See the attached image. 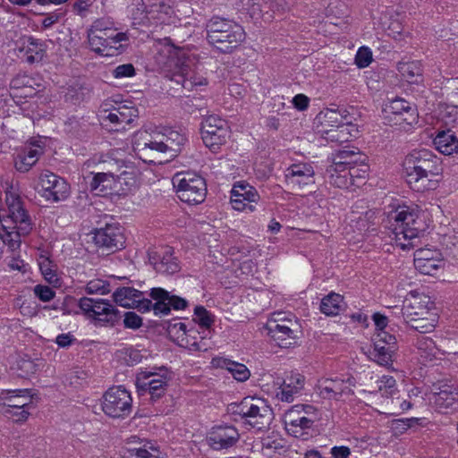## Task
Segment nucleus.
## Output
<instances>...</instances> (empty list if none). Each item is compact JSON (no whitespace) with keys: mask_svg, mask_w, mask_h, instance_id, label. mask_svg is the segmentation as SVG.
Segmentation results:
<instances>
[{"mask_svg":"<svg viewBox=\"0 0 458 458\" xmlns=\"http://www.w3.org/2000/svg\"><path fill=\"white\" fill-rule=\"evenodd\" d=\"M406 182L419 192L435 190L443 168L439 158L428 149L413 150L403 161Z\"/></svg>","mask_w":458,"mask_h":458,"instance_id":"1","label":"nucleus"},{"mask_svg":"<svg viewBox=\"0 0 458 458\" xmlns=\"http://www.w3.org/2000/svg\"><path fill=\"white\" fill-rule=\"evenodd\" d=\"M390 228L394 234L396 244L403 250L416 246L420 235L424 234L425 224L419 211L407 206H399L388 215Z\"/></svg>","mask_w":458,"mask_h":458,"instance_id":"2","label":"nucleus"},{"mask_svg":"<svg viewBox=\"0 0 458 458\" xmlns=\"http://www.w3.org/2000/svg\"><path fill=\"white\" fill-rule=\"evenodd\" d=\"M267 335L281 348H290L297 344L298 324L285 312H275L266 323Z\"/></svg>","mask_w":458,"mask_h":458,"instance_id":"3","label":"nucleus"},{"mask_svg":"<svg viewBox=\"0 0 458 458\" xmlns=\"http://www.w3.org/2000/svg\"><path fill=\"white\" fill-rule=\"evenodd\" d=\"M178 198L190 205L202 203L207 195L205 180L199 174L186 172L177 173L172 179Z\"/></svg>","mask_w":458,"mask_h":458,"instance_id":"4","label":"nucleus"},{"mask_svg":"<svg viewBox=\"0 0 458 458\" xmlns=\"http://www.w3.org/2000/svg\"><path fill=\"white\" fill-rule=\"evenodd\" d=\"M244 420V423L258 430L269 428L273 420L272 410L261 399L246 397L233 411Z\"/></svg>","mask_w":458,"mask_h":458,"instance_id":"5","label":"nucleus"},{"mask_svg":"<svg viewBox=\"0 0 458 458\" xmlns=\"http://www.w3.org/2000/svg\"><path fill=\"white\" fill-rule=\"evenodd\" d=\"M79 307L87 317L101 326L114 327L122 318L119 310L103 299L83 297L79 301Z\"/></svg>","mask_w":458,"mask_h":458,"instance_id":"6","label":"nucleus"},{"mask_svg":"<svg viewBox=\"0 0 458 458\" xmlns=\"http://www.w3.org/2000/svg\"><path fill=\"white\" fill-rule=\"evenodd\" d=\"M101 406L108 417L123 419L131 411L132 398L122 386H112L103 394Z\"/></svg>","mask_w":458,"mask_h":458,"instance_id":"7","label":"nucleus"},{"mask_svg":"<svg viewBox=\"0 0 458 458\" xmlns=\"http://www.w3.org/2000/svg\"><path fill=\"white\" fill-rule=\"evenodd\" d=\"M201 135L205 145L216 152L229 139L230 128L225 120L209 115L201 123Z\"/></svg>","mask_w":458,"mask_h":458,"instance_id":"8","label":"nucleus"},{"mask_svg":"<svg viewBox=\"0 0 458 458\" xmlns=\"http://www.w3.org/2000/svg\"><path fill=\"white\" fill-rule=\"evenodd\" d=\"M372 343L373 349L369 351L370 360L381 366H392L394 356L398 350L395 336L388 332L375 333Z\"/></svg>","mask_w":458,"mask_h":458,"instance_id":"9","label":"nucleus"},{"mask_svg":"<svg viewBox=\"0 0 458 458\" xmlns=\"http://www.w3.org/2000/svg\"><path fill=\"white\" fill-rule=\"evenodd\" d=\"M149 296L155 301L154 303L152 302L151 310L157 316H166L171 312V310H182L188 306V301L185 299L171 294L161 287L152 288Z\"/></svg>","mask_w":458,"mask_h":458,"instance_id":"10","label":"nucleus"},{"mask_svg":"<svg viewBox=\"0 0 458 458\" xmlns=\"http://www.w3.org/2000/svg\"><path fill=\"white\" fill-rule=\"evenodd\" d=\"M94 242L103 250L115 252L124 247V236L117 223H106L94 231Z\"/></svg>","mask_w":458,"mask_h":458,"instance_id":"11","label":"nucleus"},{"mask_svg":"<svg viewBox=\"0 0 458 458\" xmlns=\"http://www.w3.org/2000/svg\"><path fill=\"white\" fill-rule=\"evenodd\" d=\"M433 302L430 301L429 296L411 292L404 299L402 308L403 318H417L421 317H430L435 314L431 310Z\"/></svg>","mask_w":458,"mask_h":458,"instance_id":"12","label":"nucleus"},{"mask_svg":"<svg viewBox=\"0 0 458 458\" xmlns=\"http://www.w3.org/2000/svg\"><path fill=\"white\" fill-rule=\"evenodd\" d=\"M116 304L127 308L137 309L140 312L151 310L152 301L144 297V293L132 287H120L113 293Z\"/></svg>","mask_w":458,"mask_h":458,"instance_id":"13","label":"nucleus"},{"mask_svg":"<svg viewBox=\"0 0 458 458\" xmlns=\"http://www.w3.org/2000/svg\"><path fill=\"white\" fill-rule=\"evenodd\" d=\"M259 198L257 190L245 182H236L231 191L232 207L238 211L249 209L253 212L255 207L251 203H257Z\"/></svg>","mask_w":458,"mask_h":458,"instance_id":"14","label":"nucleus"},{"mask_svg":"<svg viewBox=\"0 0 458 458\" xmlns=\"http://www.w3.org/2000/svg\"><path fill=\"white\" fill-rule=\"evenodd\" d=\"M239 438L240 434L234 426L218 425L208 432L207 441L214 450H222L234 445Z\"/></svg>","mask_w":458,"mask_h":458,"instance_id":"15","label":"nucleus"},{"mask_svg":"<svg viewBox=\"0 0 458 458\" xmlns=\"http://www.w3.org/2000/svg\"><path fill=\"white\" fill-rule=\"evenodd\" d=\"M244 38L245 33L242 26H233L225 32L209 35L207 38L210 45L224 54L231 53Z\"/></svg>","mask_w":458,"mask_h":458,"instance_id":"16","label":"nucleus"},{"mask_svg":"<svg viewBox=\"0 0 458 458\" xmlns=\"http://www.w3.org/2000/svg\"><path fill=\"white\" fill-rule=\"evenodd\" d=\"M5 201L10 218L15 225H20L21 233H30L32 230V224L20 195L13 191H8Z\"/></svg>","mask_w":458,"mask_h":458,"instance_id":"17","label":"nucleus"},{"mask_svg":"<svg viewBox=\"0 0 458 458\" xmlns=\"http://www.w3.org/2000/svg\"><path fill=\"white\" fill-rule=\"evenodd\" d=\"M148 260L157 273L174 275L180 270L179 262L171 247H165L159 251H149Z\"/></svg>","mask_w":458,"mask_h":458,"instance_id":"18","label":"nucleus"},{"mask_svg":"<svg viewBox=\"0 0 458 458\" xmlns=\"http://www.w3.org/2000/svg\"><path fill=\"white\" fill-rule=\"evenodd\" d=\"M386 117L393 115L395 123H406L411 124L417 118L416 108L403 98H397L391 100L383 109Z\"/></svg>","mask_w":458,"mask_h":458,"instance_id":"19","label":"nucleus"},{"mask_svg":"<svg viewBox=\"0 0 458 458\" xmlns=\"http://www.w3.org/2000/svg\"><path fill=\"white\" fill-rule=\"evenodd\" d=\"M286 178L300 189L315 184V171L311 164L297 163L287 168Z\"/></svg>","mask_w":458,"mask_h":458,"instance_id":"20","label":"nucleus"},{"mask_svg":"<svg viewBox=\"0 0 458 458\" xmlns=\"http://www.w3.org/2000/svg\"><path fill=\"white\" fill-rule=\"evenodd\" d=\"M32 397L29 389H16L9 391L4 397V403L0 405V411L4 415H8L13 410H29L32 404Z\"/></svg>","mask_w":458,"mask_h":458,"instance_id":"21","label":"nucleus"},{"mask_svg":"<svg viewBox=\"0 0 458 458\" xmlns=\"http://www.w3.org/2000/svg\"><path fill=\"white\" fill-rule=\"evenodd\" d=\"M156 375L150 372L140 371L136 376L135 385L139 391L148 392L151 399H158L163 396L167 389L169 378H160L159 381H146L148 377H155Z\"/></svg>","mask_w":458,"mask_h":458,"instance_id":"22","label":"nucleus"},{"mask_svg":"<svg viewBox=\"0 0 458 458\" xmlns=\"http://www.w3.org/2000/svg\"><path fill=\"white\" fill-rule=\"evenodd\" d=\"M434 403L439 408H450L458 403V388L448 383L433 385Z\"/></svg>","mask_w":458,"mask_h":458,"instance_id":"23","label":"nucleus"},{"mask_svg":"<svg viewBox=\"0 0 458 458\" xmlns=\"http://www.w3.org/2000/svg\"><path fill=\"white\" fill-rule=\"evenodd\" d=\"M163 139L160 131L153 134L141 133L134 142V149L139 153L140 158L146 157L148 151L165 153Z\"/></svg>","mask_w":458,"mask_h":458,"instance_id":"24","label":"nucleus"},{"mask_svg":"<svg viewBox=\"0 0 458 458\" xmlns=\"http://www.w3.org/2000/svg\"><path fill=\"white\" fill-rule=\"evenodd\" d=\"M304 377L298 375L284 380L283 384L276 391V398L285 403H292L294 396L303 388Z\"/></svg>","mask_w":458,"mask_h":458,"instance_id":"25","label":"nucleus"},{"mask_svg":"<svg viewBox=\"0 0 458 458\" xmlns=\"http://www.w3.org/2000/svg\"><path fill=\"white\" fill-rule=\"evenodd\" d=\"M98 25H92L88 31V40L91 49L98 54L100 51H105V46L108 45V42L114 43V33L116 29H108L107 30H101L98 29Z\"/></svg>","mask_w":458,"mask_h":458,"instance_id":"26","label":"nucleus"},{"mask_svg":"<svg viewBox=\"0 0 458 458\" xmlns=\"http://www.w3.org/2000/svg\"><path fill=\"white\" fill-rule=\"evenodd\" d=\"M160 133L164 138L165 152L168 153L170 157H176L187 140L185 135L172 128H164Z\"/></svg>","mask_w":458,"mask_h":458,"instance_id":"27","label":"nucleus"},{"mask_svg":"<svg viewBox=\"0 0 458 458\" xmlns=\"http://www.w3.org/2000/svg\"><path fill=\"white\" fill-rule=\"evenodd\" d=\"M20 52L23 53V56L29 64L38 63L42 61L45 55V44L32 37H28L23 40Z\"/></svg>","mask_w":458,"mask_h":458,"instance_id":"28","label":"nucleus"},{"mask_svg":"<svg viewBox=\"0 0 458 458\" xmlns=\"http://www.w3.org/2000/svg\"><path fill=\"white\" fill-rule=\"evenodd\" d=\"M349 114L344 110L326 109L318 115V120L325 129L335 128L342 124L351 123Z\"/></svg>","mask_w":458,"mask_h":458,"instance_id":"29","label":"nucleus"},{"mask_svg":"<svg viewBox=\"0 0 458 458\" xmlns=\"http://www.w3.org/2000/svg\"><path fill=\"white\" fill-rule=\"evenodd\" d=\"M359 170L356 167H351L349 170L338 171L335 168L328 167L327 173L329 174L331 184L338 188H348L354 185V175Z\"/></svg>","mask_w":458,"mask_h":458,"instance_id":"30","label":"nucleus"},{"mask_svg":"<svg viewBox=\"0 0 458 458\" xmlns=\"http://www.w3.org/2000/svg\"><path fill=\"white\" fill-rule=\"evenodd\" d=\"M138 117V110L131 106H122L117 108H114L106 117L111 123L116 125H123L124 129L125 124H130Z\"/></svg>","mask_w":458,"mask_h":458,"instance_id":"31","label":"nucleus"},{"mask_svg":"<svg viewBox=\"0 0 458 458\" xmlns=\"http://www.w3.org/2000/svg\"><path fill=\"white\" fill-rule=\"evenodd\" d=\"M398 72L409 83H418L422 77V65L420 61L399 62Z\"/></svg>","mask_w":458,"mask_h":458,"instance_id":"32","label":"nucleus"},{"mask_svg":"<svg viewBox=\"0 0 458 458\" xmlns=\"http://www.w3.org/2000/svg\"><path fill=\"white\" fill-rule=\"evenodd\" d=\"M434 144L444 155H451L458 151V139L450 131L438 132L434 139Z\"/></svg>","mask_w":458,"mask_h":458,"instance_id":"33","label":"nucleus"},{"mask_svg":"<svg viewBox=\"0 0 458 458\" xmlns=\"http://www.w3.org/2000/svg\"><path fill=\"white\" fill-rule=\"evenodd\" d=\"M43 153L40 148L26 149L19 154L14 160V166L21 173L28 172L38 161V157Z\"/></svg>","mask_w":458,"mask_h":458,"instance_id":"34","label":"nucleus"},{"mask_svg":"<svg viewBox=\"0 0 458 458\" xmlns=\"http://www.w3.org/2000/svg\"><path fill=\"white\" fill-rule=\"evenodd\" d=\"M352 123L335 126V128L324 129L322 133L327 140L336 143L347 142L352 136L350 127H353Z\"/></svg>","mask_w":458,"mask_h":458,"instance_id":"35","label":"nucleus"},{"mask_svg":"<svg viewBox=\"0 0 458 458\" xmlns=\"http://www.w3.org/2000/svg\"><path fill=\"white\" fill-rule=\"evenodd\" d=\"M356 153L353 150H340L334 158V163L329 166L338 171L349 170L351 167H356L354 165L358 162Z\"/></svg>","mask_w":458,"mask_h":458,"instance_id":"36","label":"nucleus"},{"mask_svg":"<svg viewBox=\"0 0 458 458\" xmlns=\"http://www.w3.org/2000/svg\"><path fill=\"white\" fill-rule=\"evenodd\" d=\"M343 302L344 298L342 295L335 293H330L322 299L320 310L327 316H335L342 310Z\"/></svg>","mask_w":458,"mask_h":458,"instance_id":"37","label":"nucleus"},{"mask_svg":"<svg viewBox=\"0 0 458 458\" xmlns=\"http://www.w3.org/2000/svg\"><path fill=\"white\" fill-rule=\"evenodd\" d=\"M52 180H55V185H53L49 193H45V198L47 200L55 202L65 199L69 195V185L68 183L58 175H49Z\"/></svg>","mask_w":458,"mask_h":458,"instance_id":"38","label":"nucleus"},{"mask_svg":"<svg viewBox=\"0 0 458 458\" xmlns=\"http://www.w3.org/2000/svg\"><path fill=\"white\" fill-rule=\"evenodd\" d=\"M114 42H108L106 47H105V51H100L98 54L104 56H115L122 54L124 50L123 42H127L129 40V37L124 32H118L117 30L113 35Z\"/></svg>","mask_w":458,"mask_h":458,"instance_id":"39","label":"nucleus"},{"mask_svg":"<svg viewBox=\"0 0 458 458\" xmlns=\"http://www.w3.org/2000/svg\"><path fill=\"white\" fill-rule=\"evenodd\" d=\"M405 323L412 329L421 333L427 334L434 330L436 327L437 318L436 314L430 317H421L417 318H404Z\"/></svg>","mask_w":458,"mask_h":458,"instance_id":"40","label":"nucleus"},{"mask_svg":"<svg viewBox=\"0 0 458 458\" xmlns=\"http://www.w3.org/2000/svg\"><path fill=\"white\" fill-rule=\"evenodd\" d=\"M332 385L336 399L341 395L353 394L352 387L356 385V380L352 376H347L345 378H332Z\"/></svg>","mask_w":458,"mask_h":458,"instance_id":"41","label":"nucleus"},{"mask_svg":"<svg viewBox=\"0 0 458 458\" xmlns=\"http://www.w3.org/2000/svg\"><path fill=\"white\" fill-rule=\"evenodd\" d=\"M146 13L153 19L160 20L163 14H168L171 7L165 0H148Z\"/></svg>","mask_w":458,"mask_h":458,"instance_id":"42","label":"nucleus"},{"mask_svg":"<svg viewBox=\"0 0 458 458\" xmlns=\"http://www.w3.org/2000/svg\"><path fill=\"white\" fill-rule=\"evenodd\" d=\"M223 363L222 367L225 368L238 381H246L250 376V370L244 364L230 360H225Z\"/></svg>","mask_w":458,"mask_h":458,"instance_id":"43","label":"nucleus"},{"mask_svg":"<svg viewBox=\"0 0 458 458\" xmlns=\"http://www.w3.org/2000/svg\"><path fill=\"white\" fill-rule=\"evenodd\" d=\"M415 268L423 275L434 276L443 267L441 259L413 261Z\"/></svg>","mask_w":458,"mask_h":458,"instance_id":"44","label":"nucleus"},{"mask_svg":"<svg viewBox=\"0 0 458 458\" xmlns=\"http://www.w3.org/2000/svg\"><path fill=\"white\" fill-rule=\"evenodd\" d=\"M114 180V174L111 171L97 173L91 182L93 190L99 189L100 191L112 188V182Z\"/></svg>","mask_w":458,"mask_h":458,"instance_id":"45","label":"nucleus"},{"mask_svg":"<svg viewBox=\"0 0 458 458\" xmlns=\"http://www.w3.org/2000/svg\"><path fill=\"white\" fill-rule=\"evenodd\" d=\"M233 26L240 25L224 19H212L207 25V38H208L209 35L225 32V30H231Z\"/></svg>","mask_w":458,"mask_h":458,"instance_id":"46","label":"nucleus"},{"mask_svg":"<svg viewBox=\"0 0 458 458\" xmlns=\"http://www.w3.org/2000/svg\"><path fill=\"white\" fill-rule=\"evenodd\" d=\"M15 231L9 232L6 228H4V233L1 235L3 242L7 244L12 250H15L20 247L21 238L27 236L29 233H21L20 225H15Z\"/></svg>","mask_w":458,"mask_h":458,"instance_id":"47","label":"nucleus"},{"mask_svg":"<svg viewBox=\"0 0 458 458\" xmlns=\"http://www.w3.org/2000/svg\"><path fill=\"white\" fill-rule=\"evenodd\" d=\"M313 407L310 405H295L284 414L286 429L291 433V420H299L303 414H309Z\"/></svg>","mask_w":458,"mask_h":458,"instance_id":"48","label":"nucleus"},{"mask_svg":"<svg viewBox=\"0 0 458 458\" xmlns=\"http://www.w3.org/2000/svg\"><path fill=\"white\" fill-rule=\"evenodd\" d=\"M303 414L299 420H291V434L298 437L303 435V430L310 429L314 423V420Z\"/></svg>","mask_w":458,"mask_h":458,"instance_id":"49","label":"nucleus"},{"mask_svg":"<svg viewBox=\"0 0 458 458\" xmlns=\"http://www.w3.org/2000/svg\"><path fill=\"white\" fill-rule=\"evenodd\" d=\"M158 450L153 445H144L143 447L129 448L127 450V458H157Z\"/></svg>","mask_w":458,"mask_h":458,"instance_id":"50","label":"nucleus"},{"mask_svg":"<svg viewBox=\"0 0 458 458\" xmlns=\"http://www.w3.org/2000/svg\"><path fill=\"white\" fill-rule=\"evenodd\" d=\"M177 83H181L182 88L187 90H192L197 89L199 86L207 85V80L201 76H197L195 74L191 75L190 77L184 75H179L178 79L175 80Z\"/></svg>","mask_w":458,"mask_h":458,"instance_id":"51","label":"nucleus"},{"mask_svg":"<svg viewBox=\"0 0 458 458\" xmlns=\"http://www.w3.org/2000/svg\"><path fill=\"white\" fill-rule=\"evenodd\" d=\"M419 421L420 419L418 418L393 420L391 421V429L394 435H401L403 434L408 428L413 427L415 424H418Z\"/></svg>","mask_w":458,"mask_h":458,"instance_id":"52","label":"nucleus"},{"mask_svg":"<svg viewBox=\"0 0 458 458\" xmlns=\"http://www.w3.org/2000/svg\"><path fill=\"white\" fill-rule=\"evenodd\" d=\"M194 320L204 328H209L214 323V317L203 306H197L194 309Z\"/></svg>","mask_w":458,"mask_h":458,"instance_id":"53","label":"nucleus"},{"mask_svg":"<svg viewBox=\"0 0 458 458\" xmlns=\"http://www.w3.org/2000/svg\"><path fill=\"white\" fill-rule=\"evenodd\" d=\"M119 357L124 360L128 366H133L140 362L142 354L140 351L133 348H123L118 352Z\"/></svg>","mask_w":458,"mask_h":458,"instance_id":"54","label":"nucleus"},{"mask_svg":"<svg viewBox=\"0 0 458 458\" xmlns=\"http://www.w3.org/2000/svg\"><path fill=\"white\" fill-rule=\"evenodd\" d=\"M378 390L384 396H392L396 391V381L391 376H384L378 381Z\"/></svg>","mask_w":458,"mask_h":458,"instance_id":"55","label":"nucleus"},{"mask_svg":"<svg viewBox=\"0 0 458 458\" xmlns=\"http://www.w3.org/2000/svg\"><path fill=\"white\" fill-rule=\"evenodd\" d=\"M372 62V52L367 47H361L355 55V64L359 68L368 67Z\"/></svg>","mask_w":458,"mask_h":458,"instance_id":"56","label":"nucleus"},{"mask_svg":"<svg viewBox=\"0 0 458 458\" xmlns=\"http://www.w3.org/2000/svg\"><path fill=\"white\" fill-rule=\"evenodd\" d=\"M123 317V326L125 328L136 330L139 329L143 324L141 317H140L134 311H126Z\"/></svg>","mask_w":458,"mask_h":458,"instance_id":"57","label":"nucleus"},{"mask_svg":"<svg viewBox=\"0 0 458 458\" xmlns=\"http://www.w3.org/2000/svg\"><path fill=\"white\" fill-rule=\"evenodd\" d=\"M55 266L52 264L51 260L47 258L43 259L39 262V268L42 273V275L45 276V278L49 282L55 281L56 278V273L54 269Z\"/></svg>","mask_w":458,"mask_h":458,"instance_id":"58","label":"nucleus"},{"mask_svg":"<svg viewBox=\"0 0 458 458\" xmlns=\"http://www.w3.org/2000/svg\"><path fill=\"white\" fill-rule=\"evenodd\" d=\"M86 291L88 293L106 294L110 292L109 284L102 280H92L88 283Z\"/></svg>","mask_w":458,"mask_h":458,"instance_id":"59","label":"nucleus"},{"mask_svg":"<svg viewBox=\"0 0 458 458\" xmlns=\"http://www.w3.org/2000/svg\"><path fill=\"white\" fill-rule=\"evenodd\" d=\"M34 294L42 301H49L55 297V293L47 285L38 284L34 287Z\"/></svg>","mask_w":458,"mask_h":458,"instance_id":"60","label":"nucleus"},{"mask_svg":"<svg viewBox=\"0 0 458 458\" xmlns=\"http://www.w3.org/2000/svg\"><path fill=\"white\" fill-rule=\"evenodd\" d=\"M440 256L441 253L437 250L419 249L414 253L413 261L440 259Z\"/></svg>","mask_w":458,"mask_h":458,"instance_id":"61","label":"nucleus"},{"mask_svg":"<svg viewBox=\"0 0 458 458\" xmlns=\"http://www.w3.org/2000/svg\"><path fill=\"white\" fill-rule=\"evenodd\" d=\"M332 383V378H326L319 382L318 388L319 390V394L323 398H328V399H336V396L334 392V388L332 385L328 384Z\"/></svg>","mask_w":458,"mask_h":458,"instance_id":"62","label":"nucleus"},{"mask_svg":"<svg viewBox=\"0 0 458 458\" xmlns=\"http://www.w3.org/2000/svg\"><path fill=\"white\" fill-rule=\"evenodd\" d=\"M135 74V68L131 64L118 65L113 71L114 78L132 77Z\"/></svg>","mask_w":458,"mask_h":458,"instance_id":"63","label":"nucleus"},{"mask_svg":"<svg viewBox=\"0 0 458 458\" xmlns=\"http://www.w3.org/2000/svg\"><path fill=\"white\" fill-rule=\"evenodd\" d=\"M48 175H55L54 173L50 171H45L39 175V183L42 188V195L45 197V193H49L53 185H55V180H52Z\"/></svg>","mask_w":458,"mask_h":458,"instance_id":"64","label":"nucleus"}]
</instances>
